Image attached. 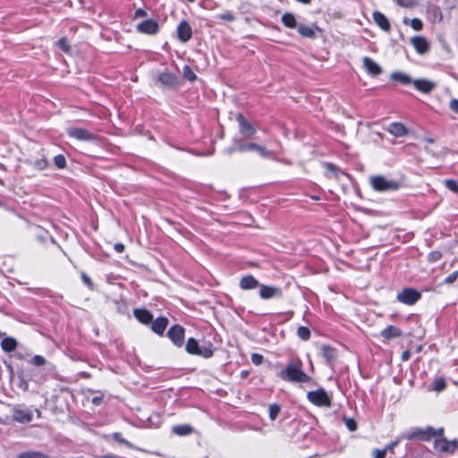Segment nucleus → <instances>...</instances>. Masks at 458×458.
<instances>
[{"mask_svg":"<svg viewBox=\"0 0 458 458\" xmlns=\"http://www.w3.org/2000/svg\"><path fill=\"white\" fill-rule=\"evenodd\" d=\"M296 1L307 4H310L311 0H296Z\"/></svg>","mask_w":458,"mask_h":458,"instance_id":"nucleus-60","label":"nucleus"},{"mask_svg":"<svg viewBox=\"0 0 458 458\" xmlns=\"http://www.w3.org/2000/svg\"><path fill=\"white\" fill-rule=\"evenodd\" d=\"M31 363L35 366H42L46 363V359L41 355H35L31 360Z\"/></svg>","mask_w":458,"mask_h":458,"instance_id":"nucleus-43","label":"nucleus"},{"mask_svg":"<svg viewBox=\"0 0 458 458\" xmlns=\"http://www.w3.org/2000/svg\"><path fill=\"white\" fill-rule=\"evenodd\" d=\"M182 74H183V77L190 81H194L197 79L196 74L188 65H185L183 67Z\"/></svg>","mask_w":458,"mask_h":458,"instance_id":"nucleus-33","label":"nucleus"},{"mask_svg":"<svg viewBox=\"0 0 458 458\" xmlns=\"http://www.w3.org/2000/svg\"><path fill=\"white\" fill-rule=\"evenodd\" d=\"M396 3L403 7H412L416 4V0H396Z\"/></svg>","mask_w":458,"mask_h":458,"instance_id":"nucleus-44","label":"nucleus"},{"mask_svg":"<svg viewBox=\"0 0 458 458\" xmlns=\"http://www.w3.org/2000/svg\"><path fill=\"white\" fill-rule=\"evenodd\" d=\"M41 455L38 453H33V452H25V453H21L18 455V458H38V457H40Z\"/></svg>","mask_w":458,"mask_h":458,"instance_id":"nucleus-46","label":"nucleus"},{"mask_svg":"<svg viewBox=\"0 0 458 458\" xmlns=\"http://www.w3.org/2000/svg\"><path fill=\"white\" fill-rule=\"evenodd\" d=\"M67 133L78 140L89 141L94 140V134L83 128H69Z\"/></svg>","mask_w":458,"mask_h":458,"instance_id":"nucleus-9","label":"nucleus"},{"mask_svg":"<svg viewBox=\"0 0 458 458\" xmlns=\"http://www.w3.org/2000/svg\"><path fill=\"white\" fill-rule=\"evenodd\" d=\"M145 16H147V13L144 10H142V9H138L135 12V18L145 17Z\"/></svg>","mask_w":458,"mask_h":458,"instance_id":"nucleus-53","label":"nucleus"},{"mask_svg":"<svg viewBox=\"0 0 458 458\" xmlns=\"http://www.w3.org/2000/svg\"><path fill=\"white\" fill-rule=\"evenodd\" d=\"M411 44L414 47L415 51L420 55H426L430 49V43L422 36L412 37L411 38Z\"/></svg>","mask_w":458,"mask_h":458,"instance_id":"nucleus-7","label":"nucleus"},{"mask_svg":"<svg viewBox=\"0 0 458 458\" xmlns=\"http://www.w3.org/2000/svg\"><path fill=\"white\" fill-rule=\"evenodd\" d=\"M54 162L58 168H64L66 165V160L63 155L55 156Z\"/></svg>","mask_w":458,"mask_h":458,"instance_id":"nucleus-40","label":"nucleus"},{"mask_svg":"<svg viewBox=\"0 0 458 458\" xmlns=\"http://www.w3.org/2000/svg\"><path fill=\"white\" fill-rule=\"evenodd\" d=\"M168 325V320L165 318H157L152 323V330L157 334H162Z\"/></svg>","mask_w":458,"mask_h":458,"instance_id":"nucleus-26","label":"nucleus"},{"mask_svg":"<svg viewBox=\"0 0 458 458\" xmlns=\"http://www.w3.org/2000/svg\"><path fill=\"white\" fill-rule=\"evenodd\" d=\"M237 120L239 122V125H240V131L246 135V136H251L254 134L255 132V130L254 128L251 126L250 123H249L245 119L244 117L239 114L237 115Z\"/></svg>","mask_w":458,"mask_h":458,"instance_id":"nucleus-19","label":"nucleus"},{"mask_svg":"<svg viewBox=\"0 0 458 458\" xmlns=\"http://www.w3.org/2000/svg\"><path fill=\"white\" fill-rule=\"evenodd\" d=\"M159 81L165 86H175L178 83L177 77L169 72H164L159 75Z\"/></svg>","mask_w":458,"mask_h":458,"instance_id":"nucleus-22","label":"nucleus"},{"mask_svg":"<svg viewBox=\"0 0 458 458\" xmlns=\"http://www.w3.org/2000/svg\"><path fill=\"white\" fill-rule=\"evenodd\" d=\"M442 258V253L440 251H432L428 256V260L429 262H436Z\"/></svg>","mask_w":458,"mask_h":458,"instance_id":"nucleus-42","label":"nucleus"},{"mask_svg":"<svg viewBox=\"0 0 458 458\" xmlns=\"http://www.w3.org/2000/svg\"><path fill=\"white\" fill-rule=\"evenodd\" d=\"M401 335V329L394 326H389L381 331V336L387 341L399 337Z\"/></svg>","mask_w":458,"mask_h":458,"instance_id":"nucleus-21","label":"nucleus"},{"mask_svg":"<svg viewBox=\"0 0 458 458\" xmlns=\"http://www.w3.org/2000/svg\"><path fill=\"white\" fill-rule=\"evenodd\" d=\"M446 386L445 381L443 378H437L434 382V390L437 392L443 391Z\"/></svg>","mask_w":458,"mask_h":458,"instance_id":"nucleus-37","label":"nucleus"},{"mask_svg":"<svg viewBox=\"0 0 458 458\" xmlns=\"http://www.w3.org/2000/svg\"><path fill=\"white\" fill-rule=\"evenodd\" d=\"M387 131L395 137H403L407 133V130L401 123H393L388 126Z\"/></svg>","mask_w":458,"mask_h":458,"instance_id":"nucleus-23","label":"nucleus"},{"mask_svg":"<svg viewBox=\"0 0 458 458\" xmlns=\"http://www.w3.org/2000/svg\"><path fill=\"white\" fill-rule=\"evenodd\" d=\"M455 5H456V3H455V2H452V3H450V4H448V8H449V9H454V8L455 7Z\"/></svg>","mask_w":458,"mask_h":458,"instance_id":"nucleus-59","label":"nucleus"},{"mask_svg":"<svg viewBox=\"0 0 458 458\" xmlns=\"http://www.w3.org/2000/svg\"><path fill=\"white\" fill-rule=\"evenodd\" d=\"M445 187L454 193H458V183L453 179H447L445 181Z\"/></svg>","mask_w":458,"mask_h":458,"instance_id":"nucleus-35","label":"nucleus"},{"mask_svg":"<svg viewBox=\"0 0 458 458\" xmlns=\"http://www.w3.org/2000/svg\"><path fill=\"white\" fill-rule=\"evenodd\" d=\"M280 411V407L276 404L269 406V417L272 420H276Z\"/></svg>","mask_w":458,"mask_h":458,"instance_id":"nucleus-38","label":"nucleus"},{"mask_svg":"<svg viewBox=\"0 0 458 458\" xmlns=\"http://www.w3.org/2000/svg\"><path fill=\"white\" fill-rule=\"evenodd\" d=\"M450 108L456 114H458V99H453L450 102Z\"/></svg>","mask_w":458,"mask_h":458,"instance_id":"nucleus-52","label":"nucleus"},{"mask_svg":"<svg viewBox=\"0 0 458 458\" xmlns=\"http://www.w3.org/2000/svg\"><path fill=\"white\" fill-rule=\"evenodd\" d=\"M410 24H411V27L416 31H420L423 28L422 21L418 18H414V19L411 20Z\"/></svg>","mask_w":458,"mask_h":458,"instance_id":"nucleus-39","label":"nucleus"},{"mask_svg":"<svg viewBox=\"0 0 458 458\" xmlns=\"http://www.w3.org/2000/svg\"><path fill=\"white\" fill-rule=\"evenodd\" d=\"M322 353L324 358L329 362L333 360L335 357V350L328 346V345H323L322 348Z\"/></svg>","mask_w":458,"mask_h":458,"instance_id":"nucleus-32","label":"nucleus"},{"mask_svg":"<svg viewBox=\"0 0 458 458\" xmlns=\"http://www.w3.org/2000/svg\"><path fill=\"white\" fill-rule=\"evenodd\" d=\"M251 361L255 364V365H260L263 361V356L261 354H259V353H253L251 355Z\"/></svg>","mask_w":458,"mask_h":458,"instance_id":"nucleus-49","label":"nucleus"},{"mask_svg":"<svg viewBox=\"0 0 458 458\" xmlns=\"http://www.w3.org/2000/svg\"><path fill=\"white\" fill-rule=\"evenodd\" d=\"M344 421L345 426L348 428V429L350 431L353 432L357 429V424L353 419L344 417Z\"/></svg>","mask_w":458,"mask_h":458,"instance_id":"nucleus-36","label":"nucleus"},{"mask_svg":"<svg viewBox=\"0 0 458 458\" xmlns=\"http://www.w3.org/2000/svg\"><path fill=\"white\" fill-rule=\"evenodd\" d=\"M238 150L241 152L256 151L263 157H269L272 156V152L267 150L264 146L256 144L254 142H248L240 144Z\"/></svg>","mask_w":458,"mask_h":458,"instance_id":"nucleus-6","label":"nucleus"},{"mask_svg":"<svg viewBox=\"0 0 458 458\" xmlns=\"http://www.w3.org/2000/svg\"><path fill=\"white\" fill-rule=\"evenodd\" d=\"M436 434L435 430L432 428H428L427 431H419L410 437H408L409 439L412 437H418L422 440H427L430 437L434 436Z\"/></svg>","mask_w":458,"mask_h":458,"instance_id":"nucleus-30","label":"nucleus"},{"mask_svg":"<svg viewBox=\"0 0 458 458\" xmlns=\"http://www.w3.org/2000/svg\"><path fill=\"white\" fill-rule=\"evenodd\" d=\"M373 20L375 23L384 31H389L391 29L388 19L380 12L373 13Z\"/></svg>","mask_w":458,"mask_h":458,"instance_id":"nucleus-16","label":"nucleus"},{"mask_svg":"<svg viewBox=\"0 0 458 458\" xmlns=\"http://www.w3.org/2000/svg\"><path fill=\"white\" fill-rule=\"evenodd\" d=\"M307 397L310 403L317 406H331V398L324 389L309 392Z\"/></svg>","mask_w":458,"mask_h":458,"instance_id":"nucleus-4","label":"nucleus"},{"mask_svg":"<svg viewBox=\"0 0 458 458\" xmlns=\"http://www.w3.org/2000/svg\"><path fill=\"white\" fill-rule=\"evenodd\" d=\"M101 400H102V399H101L100 397H95V398H93L92 403H93L94 404L98 405V404H99V403H100Z\"/></svg>","mask_w":458,"mask_h":458,"instance_id":"nucleus-58","label":"nucleus"},{"mask_svg":"<svg viewBox=\"0 0 458 458\" xmlns=\"http://www.w3.org/2000/svg\"><path fill=\"white\" fill-rule=\"evenodd\" d=\"M57 45L58 47L63 49L64 51L65 52H68L70 47L68 46V43H67V40L65 38H62L58 42H57Z\"/></svg>","mask_w":458,"mask_h":458,"instance_id":"nucleus-47","label":"nucleus"},{"mask_svg":"<svg viewBox=\"0 0 458 458\" xmlns=\"http://www.w3.org/2000/svg\"><path fill=\"white\" fill-rule=\"evenodd\" d=\"M168 336L177 346H182L184 341V329L181 326H174L168 330Z\"/></svg>","mask_w":458,"mask_h":458,"instance_id":"nucleus-11","label":"nucleus"},{"mask_svg":"<svg viewBox=\"0 0 458 458\" xmlns=\"http://www.w3.org/2000/svg\"><path fill=\"white\" fill-rule=\"evenodd\" d=\"M13 418L18 422L27 423L32 420V411L30 410L14 409Z\"/></svg>","mask_w":458,"mask_h":458,"instance_id":"nucleus-15","label":"nucleus"},{"mask_svg":"<svg viewBox=\"0 0 458 458\" xmlns=\"http://www.w3.org/2000/svg\"><path fill=\"white\" fill-rule=\"evenodd\" d=\"M158 28H159L158 22L152 19L145 20L137 25V30L140 33L148 34V35L156 34L158 30Z\"/></svg>","mask_w":458,"mask_h":458,"instance_id":"nucleus-10","label":"nucleus"},{"mask_svg":"<svg viewBox=\"0 0 458 458\" xmlns=\"http://www.w3.org/2000/svg\"><path fill=\"white\" fill-rule=\"evenodd\" d=\"M411 357V352L409 351H405L402 353V360L403 361H406L410 359Z\"/></svg>","mask_w":458,"mask_h":458,"instance_id":"nucleus-55","label":"nucleus"},{"mask_svg":"<svg viewBox=\"0 0 458 458\" xmlns=\"http://www.w3.org/2000/svg\"><path fill=\"white\" fill-rule=\"evenodd\" d=\"M282 22L287 28L293 29L298 27L295 16L291 13H285L284 14H283Z\"/></svg>","mask_w":458,"mask_h":458,"instance_id":"nucleus-28","label":"nucleus"},{"mask_svg":"<svg viewBox=\"0 0 458 458\" xmlns=\"http://www.w3.org/2000/svg\"><path fill=\"white\" fill-rule=\"evenodd\" d=\"M369 183L377 191H391L400 188V183L394 180L388 179L384 175H373L369 178Z\"/></svg>","mask_w":458,"mask_h":458,"instance_id":"nucleus-2","label":"nucleus"},{"mask_svg":"<svg viewBox=\"0 0 458 458\" xmlns=\"http://www.w3.org/2000/svg\"><path fill=\"white\" fill-rule=\"evenodd\" d=\"M386 454V449H375L372 452L374 458H385Z\"/></svg>","mask_w":458,"mask_h":458,"instance_id":"nucleus-45","label":"nucleus"},{"mask_svg":"<svg viewBox=\"0 0 458 458\" xmlns=\"http://www.w3.org/2000/svg\"><path fill=\"white\" fill-rule=\"evenodd\" d=\"M327 170L332 174V177L337 179L340 174H336L335 171V167L333 165H330V164H327ZM342 176H344V174H341Z\"/></svg>","mask_w":458,"mask_h":458,"instance_id":"nucleus-50","label":"nucleus"},{"mask_svg":"<svg viewBox=\"0 0 458 458\" xmlns=\"http://www.w3.org/2000/svg\"><path fill=\"white\" fill-rule=\"evenodd\" d=\"M457 278H458V270L452 273L448 276H446L445 279V284H450L454 283Z\"/></svg>","mask_w":458,"mask_h":458,"instance_id":"nucleus-48","label":"nucleus"},{"mask_svg":"<svg viewBox=\"0 0 458 458\" xmlns=\"http://www.w3.org/2000/svg\"><path fill=\"white\" fill-rule=\"evenodd\" d=\"M427 12L433 22L439 23L443 21V13L439 6L428 4Z\"/></svg>","mask_w":458,"mask_h":458,"instance_id":"nucleus-18","label":"nucleus"},{"mask_svg":"<svg viewBox=\"0 0 458 458\" xmlns=\"http://www.w3.org/2000/svg\"><path fill=\"white\" fill-rule=\"evenodd\" d=\"M114 249L115 250V251L121 253L124 250V245L123 243H116L114 246Z\"/></svg>","mask_w":458,"mask_h":458,"instance_id":"nucleus-54","label":"nucleus"},{"mask_svg":"<svg viewBox=\"0 0 458 458\" xmlns=\"http://www.w3.org/2000/svg\"><path fill=\"white\" fill-rule=\"evenodd\" d=\"M434 446L437 452L453 453L458 446V443L456 441H448L440 437L435 440Z\"/></svg>","mask_w":458,"mask_h":458,"instance_id":"nucleus-8","label":"nucleus"},{"mask_svg":"<svg viewBox=\"0 0 458 458\" xmlns=\"http://www.w3.org/2000/svg\"><path fill=\"white\" fill-rule=\"evenodd\" d=\"M398 445V440L394 441V442H392L391 444L387 445L385 449H386V452L388 450H392L394 449L396 445Z\"/></svg>","mask_w":458,"mask_h":458,"instance_id":"nucleus-56","label":"nucleus"},{"mask_svg":"<svg viewBox=\"0 0 458 458\" xmlns=\"http://www.w3.org/2000/svg\"><path fill=\"white\" fill-rule=\"evenodd\" d=\"M35 166L40 170L46 168L47 167V160L42 158V159L36 161Z\"/></svg>","mask_w":458,"mask_h":458,"instance_id":"nucleus-51","label":"nucleus"},{"mask_svg":"<svg viewBox=\"0 0 458 458\" xmlns=\"http://www.w3.org/2000/svg\"><path fill=\"white\" fill-rule=\"evenodd\" d=\"M186 351L190 354L210 358L213 355L211 345L199 346L194 338H190L186 344Z\"/></svg>","mask_w":458,"mask_h":458,"instance_id":"nucleus-3","label":"nucleus"},{"mask_svg":"<svg viewBox=\"0 0 458 458\" xmlns=\"http://www.w3.org/2000/svg\"><path fill=\"white\" fill-rule=\"evenodd\" d=\"M217 18L225 21H233L235 17L232 12H226L217 15Z\"/></svg>","mask_w":458,"mask_h":458,"instance_id":"nucleus-41","label":"nucleus"},{"mask_svg":"<svg viewBox=\"0 0 458 458\" xmlns=\"http://www.w3.org/2000/svg\"><path fill=\"white\" fill-rule=\"evenodd\" d=\"M420 297V293L413 288H405L396 295L397 301L405 305L415 304Z\"/></svg>","mask_w":458,"mask_h":458,"instance_id":"nucleus-5","label":"nucleus"},{"mask_svg":"<svg viewBox=\"0 0 458 458\" xmlns=\"http://www.w3.org/2000/svg\"><path fill=\"white\" fill-rule=\"evenodd\" d=\"M416 89L423 93H429L436 88V83L427 79H417L412 81Z\"/></svg>","mask_w":458,"mask_h":458,"instance_id":"nucleus-13","label":"nucleus"},{"mask_svg":"<svg viewBox=\"0 0 458 458\" xmlns=\"http://www.w3.org/2000/svg\"><path fill=\"white\" fill-rule=\"evenodd\" d=\"M362 64L366 71L372 76H377L382 72L380 65L368 56L363 57Z\"/></svg>","mask_w":458,"mask_h":458,"instance_id":"nucleus-14","label":"nucleus"},{"mask_svg":"<svg viewBox=\"0 0 458 458\" xmlns=\"http://www.w3.org/2000/svg\"><path fill=\"white\" fill-rule=\"evenodd\" d=\"M281 290L277 287H272L267 285H261L259 295L262 299H270L275 296H280L281 295Z\"/></svg>","mask_w":458,"mask_h":458,"instance_id":"nucleus-17","label":"nucleus"},{"mask_svg":"<svg viewBox=\"0 0 458 458\" xmlns=\"http://www.w3.org/2000/svg\"><path fill=\"white\" fill-rule=\"evenodd\" d=\"M1 346L4 351L12 352L16 348L17 342L12 337H7L2 341Z\"/></svg>","mask_w":458,"mask_h":458,"instance_id":"nucleus-29","label":"nucleus"},{"mask_svg":"<svg viewBox=\"0 0 458 458\" xmlns=\"http://www.w3.org/2000/svg\"><path fill=\"white\" fill-rule=\"evenodd\" d=\"M136 318L143 324H148L151 322L153 317L150 312L147 310L137 309L134 310Z\"/></svg>","mask_w":458,"mask_h":458,"instance_id":"nucleus-25","label":"nucleus"},{"mask_svg":"<svg viewBox=\"0 0 458 458\" xmlns=\"http://www.w3.org/2000/svg\"><path fill=\"white\" fill-rule=\"evenodd\" d=\"M258 284L259 282L251 276L242 277L240 282V286L243 290L254 289Z\"/></svg>","mask_w":458,"mask_h":458,"instance_id":"nucleus-24","label":"nucleus"},{"mask_svg":"<svg viewBox=\"0 0 458 458\" xmlns=\"http://www.w3.org/2000/svg\"><path fill=\"white\" fill-rule=\"evenodd\" d=\"M317 31H319L318 27L307 26L300 24L298 26V32L304 38H314L317 36Z\"/></svg>","mask_w":458,"mask_h":458,"instance_id":"nucleus-20","label":"nucleus"},{"mask_svg":"<svg viewBox=\"0 0 458 458\" xmlns=\"http://www.w3.org/2000/svg\"><path fill=\"white\" fill-rule=\"evenodd\" d=\"M298 336L302 340H308L310 337V331L306 327H300L297 330Z\"/></svg>","mask_w":458,"mask_h":458,"instance_id":"nucleus-34","label":"nucleus"},{"mask_svg":"<svg viewBox=\"0 0 458 458\" xmlns=\"http://www.w3.org/2000/svg\"><path fill=\"white\" fill-rule=\"evenodd\" d=\"M391 79L403 84H409L413 81L408 74L402 72H392Z\"/></svg>","mask_w":458,"mask_h":458,"instance_id":"nucleus-27","label":"nucleus"},{"mask_svg":"<svg viewBox=\"0 0 458 458\" xmlns=\"http://www.w3.org/2000/svg\"><path fill=\"white\" fill-rule=\"evenodd\" d=\"M82 280H83V282H84V283H86L89 286H91L92 283H91V281H90L89 277L87 275H85V274H83V275H82Z\"/></svg>","mask_w":458,"mask_h":458,"instance_id":"nucleus-57","label":"nucleus"},{"mask_svg":"<svg viewBox=\"0 0 458 458\" xmlns=\"http://www.w3.org/2000/svg\"><path fill=\"white\" fill-rule=\"evenodd\" d=\"M192 428L189 425H177L173 427V432L179 436H185L191 433Z\"/></svg>","mask_w":458,"mask_h":458,"instance_id":"nucleus-31","label":"nucleus"},{"mask_svg":"<svg viewBox=\"0 0 458 458\" xmlns=\"http://www.w3.org/2000/svg\"><path fill=\"white\" fill-rule=\"evenodd\" d=\"M177 35H178V38L182 42H187L191 39V35H192V30H191V27L190 26V24L187 21H182L179 23V25L177 27Z\"/></svg>","mask_w":458,"mask_h":458,"instance_id":"nucleus-12","label":"nucleus"},{"mask_svg":"<svg viewBox=\"0 0 458 458\" xmlns=\"http://www.w3.org/2000/svg\"><path fill=\"white\" fill-rule=\"evenodd\" d=\"M284 381L306 383L310 377L302 370V363L300 360L289 362L278 374Z\"/></svg>","mask_w":458,"mask_h":458,"instance_id":"nucleus-1","label":"nucleus"}]
</instances>
